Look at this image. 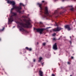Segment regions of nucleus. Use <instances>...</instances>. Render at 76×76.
I'll return each mask as SVG.
<instances>
[{
  "instance_id": "nucleus-26",
  "label": "nucleus",
  "mask_w": 76,
  "mask_h": 76,
  "mask_svg": "<svg viewBox=\"0 0 76 76\" xmlns=\"http://www.w3.org/2000/svg\"><path fill=\"white\" fill-rule=\"evenodd\" d=\"M53 40L54 41L56 40V38H53Z\"/></svg>"
},
{
  "instance_id": "nucleus-27",
  "label": "nucleus",
  "mask_w": 76,
  "mask_h": 76,
  "mask_svg": "<svg viewBox=\"0 0 76 76\" xmlns=\"http://www.w3.org/2000/svg\"><path fill=\"white\" fill-rule=\"evenodd\" d=\"M44 2H45V1H42V3H44Z\"/></svg>"
},
{
  "instance_id": "nucleus-32",
  "label": "nucleus",
  "mask_w": 76,
  "mask_h": 76,
  "mask_svg": "<svg viewBox=\"0 0 76 76\" xmlns=\"http://www.w3.org/2000/svg\"><path fill=\"white\" fill-rule=\"evenodd\" d=\"M15 26H14L13 27V28H15Z\"/></svg>"
},
{
  "instance_id": "nucleus-33",
  "label": "nucleus",
  "mask_w": 76,
  "mask_h": 76,
  "mask_svg": "<svg viewBox=\"0 0 76 76\" xmlns=\"http://www.w3.org/2000/svg\"><path fill=\"white\" fill-rule=\"evenodd\" d=\"M56 18H58V16H57Z\"/></svg>"
},
{
  "instance_id": "nucleus-5",
  "label": "nucleus",
  "mask_w": 76,
  "mask_h": 76,
  "mask_svg": "<svg viewBox=\"0 0 76 76\" xmlns=\"http://www.w3.org/2000/svg\"><path fill=\"white\" fill-rule=\"evenodd\" d=\"M35 29L36 31H37V32H40V34H42V32L45 29V28H35Z\"/></svg>"
},
{
  "instance_id": "nucleus-25",
  "label": "nucleus",
  "mask_w": 76,
  "mask_h": 76,
  "mask_svg": "<svg viewBox=\"0 0 76 76\" xmlns=\"http://www.w3.org/2000/svg\"><path fill=\"white\" fill-rule=\"evenodd\" d=\"M69 7H72V8L73 7L72 6H69Z\"/></svg>"
},
{
  "instance_id": "nucleus-39",
  "label": "nucleus",
  "mask_w": 76,
  "mask_h": 76,
  "mask_svg": "<svg viewBox=\"0 0 76 76\" xmlns=\"http://www.w3.org/2000/svg\"><path fill=\"white\" fill-rule=\"evenodd\" d=\"M70 38H71V37H70Z\"/></svg>"
},
{
  "instance_id": "nucleus-13",
  "label": "nucleus",
  "mask_w": 76,
  "mask_h": 76,
  "mask_svg": "<svg viewBox=\"0 0 76 76\" xmlns=\"http://www.w3.org/2000/svg\"><path fill=\"white\" fill-rule=\"evenodd\" d=\"M11 4L12 5V6H15V2L14 1H11Z\"/></svg>"
},
{
  "instance_id": "nucleus-6",
  "label": "nucleus",
  "mask_w": 76,
  "mask_h": 76,
  "mask_svg": "<svg viewBox=\"0 0 76 76\" xmlns=\"http://www.w3.org/2000/svg\"><path fill=\"white\" fill-rule=\"evenodd\" d=\"M13 8L11 9V10H14V9H16L17 11V12H18L19 13V12L18 11V10H19V7H16V6H13Z\"/></svg>"
},
{
  "instance_id": "nucleus-21",
  "label": "nucleus",
  "mask_w": 76,
  "mask_h": 76,
  "mask_svg": "<svg viewBox=\"0 0 76 76\" xmlns=\"http://www.w3.org/2000/svg\"><path fill=\"white\" fill-rule=\"evenodd\" d=\"M52 76H55V75H54V74H52Z\"/></svg>"
},
{
  "instance_id": "nucleus-19",
  "label": "nucleus",
  "mask_w": 76,
  "mask_h": 76,
  "mask_svg": "<svg viewBox=\"0 0 76 76\" xmlns=\"http://www.w3.org/2000/svg\"><path fill=\"white\" fill-rule=\"evenodd\" d=\"M43 45L44 46H45V43H43Z\"/></svg>"
},
{
  "instance_id": "nucleus-41",
  "label": "nucleus",
  "mask_w": 76,
  "mask_h": 76,
  "mask_svg": "<svg viewBox=\"0 0 76 76\" xmlns=\"http://www.w3.org/2000/svg\"><path fill=\"white\" fill-rule=\"evenodd\" d=\"M23 12L24 11H23Z\"/></svg>"
},
{
  "instance_id": "nucleus-11",
  "label": "nucleus",
  "mask_w": 76,
  "mask_h": 76,
  "mask_svg": "<svg viewBox=\"0 0 76 76\" xmlns=\"http://www.w3.org/2000/svg\"><path fill=\"white\" fill-rule=\"evenodd\" d=\"M39 75L40 76H43V72L41 70H39Z\"/></svg>"
},
{
  "instance_id": "nucleus-4",
  "label": "nucleus",
  "mask_w": 76,
  "mask_h": 76,
  "mask_svg": "<svg viewBox=\"0 0 76 76\" xmlns=\"http://www.w3.org/2000/svg\"><path fill=\"white\" fill-rule=\"evenodd\" d=\"M20 5L19 7V9L18 10V12H19V13H20H20H22V14L23 13H22V11H20V10H21V9H22V7H21V6H25V5H23V4L22 3H20Z\"/></svg>"
},
{
  "instance_id": "nucleus-29",
  "label": "nucleus",
  "mask_w": 76,
  "mask_h": 76,
  "mask_svg": "<svg viewBox=\"0 0 76 76\" xmlns=\"http://www.w3.org/2000/svg\"><path fill=\"white\" fill-rule=\"evenodd\" d=\"M68 64H70V62H68Z\"/></svg>"
},
{
  "instance_id": "nucleus-38",
  "label": "nucleus",
  "mask_w": 76,
  "mask_h": 76,
  "mask_svg": "<svg viewBox=\"0 0 76 76\" xmlns=\"http://www.w3.org/2000/svg\"><path fill=\"white\" fill-rule=\"evenodd\" d=\"M38 44V42H37V44Z\"/></svg>"
},
{
  "instance_id": "nucleus-2",
  "label": "nucleus",
  "mask_w": 76,
  "mask_h": 76,
  "mask_svg": "<svg viewBox=\"0 0 76 76\" xmlns=\"http://www.w3.org/2000/svg\"><path fill=\"white\" fill-rule=\"evenodd\" d=\"M11 13L12 15L11 16L10 18L9 19V24H10V23L13 21V20H15V19L13 18V16H15L17 15V14L16 13L11 12Z\"/></svg>"
},
{
  "instance_id": "nucleus-7",
  "label": "nucleus",
  "mask_w": 76,
  "mask_h": 76,
  "mask_svg": "<svg viewBox=\"0 0 76 76\" xmlns=\"http://www.w3.org/2000/svg\"><path fill=\"white\" fill-rule=\"evenodd\" d=\"M53 49L54 50H57V43H55L53 46Z\"/></svg>"
},
{
  "instance_id": "nucleus-23",
  "label": "nucleus",
  "mask_w": 76,
  "mask_h": 76,
  "mask_svg": "<svg viewBox=\"0 0 76 76\" xmlns=\"http://www.w3.org/2000/svg\"><path fill=\"white\" fill-rule=\"evenodd\" d=\"M33 61H34V62H35V59H34L33 60Z\"/></svg>"
},
{
  "instance_id": "nucleus-24",
  "label": "nucleus",
  "mask_w": 76,
  "mask_h": 76,
  "mask_svg": "<svg viewBox=\"0 0 76 76\" xmlns=\"http://www.w3.org/2000/svg\"><path fill=\"white\" fill-rule=\"evenodd\" d=\"M42 65H43L44 64V63L43 62V63H41Z\"/></svg>"
},
{
  "instance_id": "nucleus-40",
  "label": "nucleus",
  "mask_w": 76,
  "mask_h": 76,
  "mask_svg": "<svg viewBox=\"0 0 76 76\" xmlns=\"http://www.w3.org/2000/svg\"><path fill=\"white\" fill-rule=\"evenodd\" d=\"M60 39V38H59V39Z\"/></svg>"
},
{
  "instance_id": "nucleus-14",
  "label": "nucleus",
  "mask_w": 76,
  "mask_h": 76,
  "mask_svg": "<svg viewBox=\"0 0 76 76\" xmlns=\"http://www.w3.org/2000/svg\"><path fill=\"white\" fill-rule=\"evenodd\" d=\"M12 2V1L10 0H8L7 1V3L8 4H11V3Z\"/></svg>"
},
{
  "instance_id": "nucleus-12",
  "label": "nucleus",
  "mask_w": 76,
  "mask_h": 76,
  "mask_svg": "<svg viewBox=\"0 0 76 76\" xmlns=\"http://www.w3.org/2000/svg\"><path fill=\"white\" fill-rule=\"evenodd\" d=\"M25 49H26L27 50H28L29 51H32V49L31 48H29L28 47H26Z\"/></svg>"
},
{
  "instance_id": "nucleus-15",
  "label": "nucleus",
  "mask_w": 76,
  "mask_h": 76,
  "mask_svg": "<svg viewBox=\"0 0 76 76\" xmlns=\"http://www.w3.org/2000/svg\"><path fill=\"white\" fill-rule=\"evenodd\" d=\"M42 57H40L39 58V60L38 61H39V62H40V61H41V60H42Z\"/></svg>"
},
{
  "instance_id": "nucleus-30",
  "label": "nucleus",
  "mask_w": 76,
  "mask_h": 76,
  "mask_svg": "<svg viewBox=\"0 0 76 76\" xmlns=\"http://www.w3.org/2000/svg\"><path fill=\"white\" fill-rule=\"evenodd\" d=\"M71 58H72L73 59V56H72Z\"/></svg>"
},
{
  "instance_id": "nucleus-9",
  "label": "nucleus",
  "mask_w": 76,
  "mask_h": 76,
  "mask_svg": "<svg viewBox=\"0 0 76 76\" xmlns=\"http://www.w3.org/2000/svg\"><path fill=\"white\" fill-rule=\"evenodd\" d=\"M45 14L46 15H48L49 13L48 12V8L46 7H45Z\"/></svg>"
},
{
  "instance_id": "nucleus-31",
  "label": "nucleus",
  "mask_w": 76,
  "mask_h": 76,
  "mask_svg": "<svg viewBox=\"0 0 76 76\" xmlns=\"http://www.w3.org/2000/svg\"><path fill=\"white\" fill-rule=\"evenodd\" d=\"M69 42L71 44H72V42H71V41H69Z\"/></svg>"
},
{
  "instance_id": "nucleus-28",
  "label": "nucleus",
  "mask_w": 76,
  "mask_h": 76,
  "mask_svg": "<svg viewBox=\"0 0 76 76\" xmlns=\"http://www.w3.org/2000/svg\"><path fill=\"white\" fill-rule=\"evenodd\" d=\"M4 29V27L2 29V31H3Z\"/></svg>"
},
{
  "instance_id": "nucleus-20",
  "label": "nucleus",
  "mask_w": 76,
  "mask_h": 76,
  "mask_svg": "<svg viewBox=\"0 0 76 76\" xmlns=\"http://www.w3.org/2000/svg\"><path fill=\"white\" fill-rule=\"evenodd\" d=\"M40 24H41V25H42V23L41 22H40Z\"/></svg>"
},
{
  "instance_id": "nucleus-22",
  "label": "nucleus",
  "mask_w": 76,
  "mask_h": 76,
  "mask_svg": "<svg viewBox=\"0 0 76 76\" xmlns=\"http://www.w3.org/2000/svg\"><path fill=\"white\" fill-rule=\"evenodd\" d=\"M55 1H56L57 0H55ZM62 1H65V0H61Z\"/></svg>"
},
{
  "instance_id": "nucleus-37",
  "label": "nucleus",
  "mask_w": 76,
  "mask_h": 76,
  "mask_svg": "<svg viewBox=\"0 0 76 76\" xmlns=\"http://www.w3.org/2000/svg\"><path fill=\"white\" fill-rule=\"evenodd\" d=\"M70 76H72V75H70Z\"/></svg>"
},
{
  "instance_id": "nucleus-10",
  "label": "nucleus",
  "mask_w": 76,
  "mask_h": 76,
  "mask_svg": "<svg viewBox=\"0 0 76 76\" xmlns=\"http://www.w3.org/2000/svg\"><path fill=\"white\" fill-rule=\"evenodd\" d=\"M38 5H39V7L40 8V10H41L40 12H41L42 13V4H40L39 3H38Z\"/></svg>"
},
{
  "instance_id": "nucleus-16",
  "label": "nucleus",
  "mask_w": 76,
  "mask_h": 76,
  "mask_svg": "<svg viewBox=\"0 0 76 76\" xmlns=\"http://www.w3.org/2000/svg\"><path fill=\"white\" fill-rule=\"evenodd\" d=\"M70 10H72V11H73V10H74V8L72 7L70 9Z\"/></svg>"
},
{
  "instance_id": "nucleus-35",
  "label": "nucleus",
  "mask_w": 76,
  "mask_h": 76,
  "mask_svg": "<svg viewBox=\"0 0 76 76\" xmlns=\"http://www.w3.org/2000/svg\"><path fill=\"white\" fill-rule=\"evenodd\" d=\"M60 38H61V37H62V36H60Z\"/></svg>"
},
{
  "instance_id": "nucleus-8",
  "label": "nucleus",
  "mask_w": 76,
  "mask_h": 76,
  "mask_svg": "<svg viewBox=\"0 0 76 76\" xmlns=\"http://www.w3.org/2000/svg\"><path fill=\"white\" fill-rule=\"evenodd\" d=\"M64 28L65 29H67L68 31H70L71 28L70 27L69 25H66L64 26Z\"/></svg>"
},
{
  "instance_id": "nucleus-1",
  "label": "nucleus",
  "mask_w": 76,
  "mask_h": 76,
  "mask_svg": "<svg viewBox=\"0 0 76 76\" xmlns=\"http://www.w3.org/2000/svg\"><path fill=\"white\" fill-rule=\"evenodd\" d=\"M24 21L26 22V23H24L22 22H20L18 21L17 22V23H18V25H20L19 26L18 25V28H20L19 29L20 31H25V30L23 28H31V23H30L29 20H24Z\"/></svg>"
},
{
  "instance_id": "nucleus-17",
  "label": "nucleus",
  "mask_w": 76,
  "mask_h": 76,
  "mask_svg": "<svg viewBox=\"0 0 76 76\" xmlns=\"http://www.w3.org/2000/svg\"><path fill=\"white\" fill-rule=\"evenodd\" d=\"M56 33H54L52 34V35L53 36V37H54V36H56Z\"/></svg>"
},
{
  "instance_id": "nucleus-36",
  "label": "nucleus",
  "mask_w": 76,
  "mask_h": 76,
  "mask_svg": "<svg viewBox=\"0 0 76 76\" xmlns=\"http://www.w3.org/2000/svg\"><path fill=\"white\" fill-rule=\"evenodd\" d=\"M0 41H1V39L0 38Z\"/></svg>"
},
{
  "instance_id": "nucleus-34",
  "label": "nucleus",
  "mask_w": 76,
  "mask_h": 76,
  "mask_svg": "<svg viewBox=\"0 0 76 76\" xmlns=\"http://www.w3.org/2000/svg\"><path fill=\"white\" fill-rule=\"evenodd\" d=\"M16 19V17L15 18V19Z\"/></svg>"
},
{
  "instance_id": "nucleus-3",
  "label": "nucleus",
  "mask_w": 76,
  "mask_h": 76,
  "mask_svg": "<svg viewBox=\"0 0 76 76\" xmlns=\"http://www.w3.org/2000/svg\"><path fill=\"white\" fill-rule=\"evenodd\" d=\"M55 26H57V28H55L54 29H53V31H54V32H57V31H60V30H61V29H63V28H61L60 27H58V23H56Z\"/></svg>"
},
{
  "instance_id": "nucleus-18",
  "label": "nucleus",
  "mask_w": 76,
  "mask_h": 76,
  "mask_svg": "<svg viewBox=\"0 0 76 76\" xmlns=\"http://www.w3.org/2000/svg\"><path fill=\"white\" fill-rule=\"evenodd\" d=\"M58 12V11H57V10H56L54 14H56Z\"/></svg>"
}]
</instances>
